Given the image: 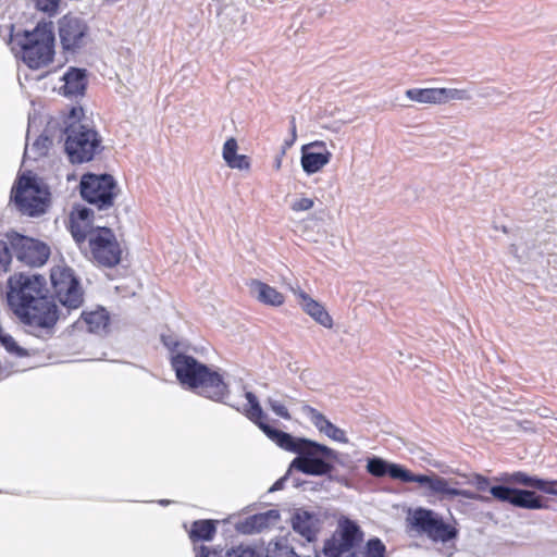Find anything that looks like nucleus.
I'll use <instances>...</instances> for the list:
<instances>
[{"instance_id":"nucleus-9","label":"nucleus","mask_w":557,"mask_h":557,"mask_svg":"<svg viewBox=\"0 0 557 557\" xmlns=\"http://www.w3.org/2000/svg\"><path fill=\"white\" fill-rule=\"evenodd\" d=\"M81 195L99 209L108 208L116 196V185L111 175L86 174L81 181Z\"/></svg>"},{"instance_id":"nucleus-34","label":"nucleus","mask_w":557,"mask_h":557,"mask_svg":"<svg viewBox=\"0 0 557 557\" xmlns=\"http://www.w3.org/2000/svg\"><path fill=\"white\" fill-rule=\"evenodd\" d=\"M90 225L77 221L75 218H71V233L77 243L84 242L86 238L89 239V235L92 231H89Z\"/></svg>"},{"instance_id":"nucleus-15","label":"nucleus","mask_w":557,"mask_h":557,"mask_svg":"<svg viewBox=\"0 0 557 557\" xmlns=\"http://www.w3.org/2000/svg\"><path fill=\"white\" fill-rule=\"evenodd\" d=\"M421 486L428 487L430 493L442 502H451L454 496L474 497L472 491L459 488L455 479H446L436 473L422 474L419 480Z\"/></svg>"},{"instance_id":"nucleus-18","label":"nucleus","mask_w":557,"mask_h":557,"mask_svg":"<svg viewBox=\"0 0 557 557\" xmlns=\"http://www.w3.org/2000/svg\"><path fill=\"white\" fill-rule=\"evenodd\" d=\"M491 494L494 498L500 502H508L516 507L525 509L544 508L543 499L532 491L498 485L491 488Z\"/></svg>"},{"instance_id":"nucleus-5","label":"nucleus","mask_w":557,"mask_h":557,"mask_svg":"<svg viewBox=\"0 0 557 557\" xmlns=\"http://www.w3.org/2000/svg\"><path fill=\"white\" fill-rule=\"evenodd\" d=\"M5 238L7 240L0 239V272H8L11 263L9 244L17 260L32 267L44 264L49 257V247L39 240L17 233H8Z\"/></svg>"},{"instance_id":"nucleus-32","label":"nucleus","mask_w":557,"mask_h":557,"mask_svg":"<svg viewBox=\"0 0 557 557\" xmlns=\"http://www.w3.org/2000/svg\"><path fill=\"white\" fill-rule=\"evenodd\" d=\"M267 557H299L292 547L283 542H271L267 548Z\"/></svg>"},{"instance_id":"nucleus-22","label":"nucleus","mask_w":557,"mask_h":557,"mask_svg":"<svg viewBox=\"0 0 557 557\" xmlns=\"http://www.w3.org/2000/svg\"><path fill=\"white\" fill-rule=\"evenodd\" d=\"M63 85L59 90L66 97L82 96L86 89V71L76 67H70L62 76Z\"/></svg>"},{"instance_id":"nucleus-4","label":"nucleus","mask_w":557,"mask_h":557,"mask_svg":"<svg viewBox=\"0 0 557 557\" xmlns=\"http://www.w3.org/2000/svg\"><path fill=\"white\" fill-rule=\"evenodd\" d=\"M14 42L20 47L17 53L29 69L46 67L53 60L54 35L46 24L38 25L30 32L17 34Z\"/></svg>"},{"instance_id":"nucleus-6","label":"nucleus","mask_w":557,"mask_h":557,"mask_svg":"<svg viewBox=\"0 0 557 557\" xmlns=\"http://www.w3.org/2000/svg\"><path fill=\"white\" fill-rule=\"evenodd\" d=\"M49 196L47 186L30 173L22 174L11 193V198L17 209L29 216H38L46 212L49 206Z\"/></svg>"},{"instance_id":"nucleus-29","label":"nucleus","mask_w":557,"mask_h":557,"mask_svg":"<svg viewBox=\"0 0 557 557\" xmlns=\"http://www.w3.org/2000/svg\"><path fill=\"white\" fill-rule=\"evenodd\" d=\"M215 533V525L210 520H199L193 523L189 536L193 541H210Z\"/></svg>"},{"instance_id":"nucleus-21","label":"nucleus","mask_w":557,"mask_h":557,"mask_svg":"<svg viewBox=\"0 0 557 557\" xmlns=\"http://www.w3.org/2000/svg\"><path fill=\"white\" fill-rule=\"evenodd\" d=\"M280 512L275 509H270L265 512L257 513L248 517L238 527L243 533L262 532L265 529L274 527L280 521Z\"/></svg>"},{"instance_id":"nucleus-20","label":"nucleus","mask_w":557,"mask_h":557,"mask_svg":"<svg viewBox=\"0 0 557 557\" xmlns=\"http://www.w3.org/2000/svg\"><path fill=\"white\" fill-rule=\"evenodd\" d=\"M301 412L321 433L326 435L329 438L344 444L348 443L345 431L334 425L322 412L308 405L301 407Z\"/></svg>"},{"instance_id":"nucleus-38","label":"nucleus","mask_w":557,"mask_h":557,"mask_svg":"<svg viewBox=\"0 0 557 557\" xmlns=\"http://www.w3.org/2000/svg\"><path fill=\"white\" fill-rule=\"evenodd\" d=\"M267 404L269 405L270 409L278 417L289 420L290 414L288 412V409L284 405L283 401L274 399V398H268Z\"/></svg>"},{"instance_id":"nucleus-35","label":"nucleus","mask_w":557,"mask_h":557,"mask_svg":"<svg viewBox=\"0 0 557 557\" xmlns=\"http://www.w3.org/2000/svg\"><path fill=\"white\" fill-rule=\"evenodd\" d=\"M388 462L381 458H370L367 463V470L374 476H383L387 473Z\"/></svg>"},{"instance_id":"nucleus-2","label":"nucleus","mask_w":557,"mask_h":557,"mask_svg":"<svg viewBox=\"0 0 557 557\" xmlns=\"http://www.w3.org/2000/svg\"><path fill=\"white\" fill-rule=\"evenodd\" d=\"M65 123V151L71 162H88L101 152V136L82 107H73Z\"/></svg>"},{"instance_id":"nucleus-36","label":"nucleus","mask_w":557,"mask_h":557,"mask_svg":"<svg viewBox=\"0 0 557 557\" xmlns=\"http://www.w3.org/2000/svg\"><path fill=\"white\" fill-rule=\"evenodd\" d=\"M314 203H315L314 199L306 197V196H300V197L295 198L290 202V209H292V211L297 212V213L305 212V211L311 210L314 207Z\"/></svg>"},{"instance_id":"nucleus-41","label":"nucleus","mask_w":557,"mask_h":557,"mask_svg":"<svg viewBox=\"0 0 557 557\" xmlns=\"http://www.w3.org/2000/svg\"><path fill=\"white\" fill-rule=\"evenodd\" d=\"M92 215V211L87 208L77 209L75 213L72 214L71 218H75L77 221L90 225V218Z\"/></svg>"},{"instance_id":"nucleus-24","label":"nucleus","mask_w":557,"mask_h":557,"mask_svg":"<svg viewBox=\"0 0 557 557\" xmlns=\"http://www.w3.org/2000/svg\"><path fill=\"white\" fill-rule=\"evenodd\" d=\"M249 286L251 294L264 305L278 307L285 301L283 294L263 282L255 280Z\"/></svg>"},{"instance_id":"nucleus-19","label":"nucleus","mask_w":557,"mask_h":557,"mask_svg":"<svg viewBox=\"0 0 557 557\" xmlns=\"http://www.w3.org/2000/svg\"><path fill=\"white\" fill-rule=\"evenodd\" d=\"M301 309L311 317L317 323L326 329L333 327V319L325 310L324 306L313 299L306 292L300 289L299 287L290 288Z\"/></svg>"},{"instance_id":"nucleus-33","label":"nucleus","mask_w":557,"mask_h":557,"mask_svg":"<svg viewBox=\"0 0 557 557\" xmlns=\"http://www.w3.org/2000/svg\"><path fill=\"white\" fill-rule=\"evenodd\" d=\"M472 495L474 497L454 496L451 503H454L456 510L459 512H466L469 509V500H479L483 503L490 502V497L484 496L480 493H475L472 491Z\"/></svg>"},{"instance_id":"nucleus-3","label":"nucleus","mask_w":557,"mask_h":557,"mask_svg":"<svg viewBox=\"0 0 557 557\" xmlns=\"http://www.w3.org/2000/svg\"><path fill=\"white\" fill-rule=\"evenodd\" d=\"M172 367L182 385L196 389L200 395L215 401H222L226 396L227 387L220 374L211 372L195 358L177 354L172 357Z\"/></svg>"},{"instance_id":"nucleus-13","label":"nucleus","mask_w":557,"mask_h":557,"mask_svg":"<svg viewBox=\"0 0 557 557\" xmlns=\"http://www.w3.org/2000/svg\"><path fill=\"white\" fill-rule=\"evenodd\" d=\"M406 97L414 102L423 104H445L450 101H468L472 95L468 89L458 88H410L405 92Z\"/></svg>"},{"instance_id":"nucleus-45","label":"nucleus","mask_w":557,"mask_h":557,"mask_svg":"<svg viewBox=\"0 0 557 557\" xmlns=\"http://www.w3.org/2000/svg\"><path fill=\"white\" fill-rule=\"evenodd\" d=\"M274 166L276 170L281 169V166H282V158L281 157L275 160Z\"/></svg>"},{"instance_id":"nucleus-23","label":"nucleus","mask_w":557,"mask_h":557,"mask_svg":"<svg viewBox=\"0 0 557 557\" xmlns=\"http://www.w3.org/2000/svg\"><path fill=\"white\" fill-rule=\"evenodd\" d=\"M293 529L307 541H312L318 531V519L314 515L298 509L292 518Z\"/></svg>"},{"instance_id":"nucleus-31","label":"nucleus","mask_w":557,"mask_h":557,"mask_svg":"<svg viewBox=\"0 0 557 557\" xmlns=\"http://www.w3.org/2000/svg\"><path fill=\"white\" fill-rule=\"evenodd\" d=\"M391 478L400 480L406 483L414 482L419 484L422 474H413L409 470L396 463H388L387 473Z\"/></svg>"},{"instance_id":"nucleus-14","label":"nucleus","mask_w":557,"mask_h":557,"mask_svg":"<svg viewBox=\"0 0 557 557\" xmlns=\"http://www.w3.org/2000/svg\"><path fill=\"white\" fill-rule=\"evenodd\" d=\"M59 36L63 49L74 52L86 45L88 26L78 16L64 15L59 21Z\"/></svg>"},{"instance_id":"nucleus-43","label":"nucleus","mask_w":557,"mask_h":557,"mask_svg":"<svg viewBox=\"0 0 557 557\" xmlns=\"http://www.w3.org/2000/svg\"><path fill=\"white\" fill-rule=\"evenodd\" d=\"M290 135H292V138L289 141H286V146L290 147L296 138H297V131H296V123H295V119L292 120L290 122Z\"/></svg>"},{"instance_id":"nucleus-1","label":"nucleus","mask_w":557,"mask_h":557,"mask_svg":"<svg viewBox=\"0 0 557 557\" xmlns=\"http://www.w3.org/2000/svg\"><path fill=\"white\" fill-rule=\"evenodd\" d=\"M245 397L248 401V408L245 409L247 418L255 422L277 446L298 455L292 461L288 472L295 469L308 475H325L333 470L332 461L337 458L334 449L309 440L296 438L272 428L264 421L267 416L256 395L246 392Z\"/></svg>"},{"instance_id":"nucleus-26","label":"nucleus","mask_w":557,"mask_h":557,"mask_svg":"<svg viewBox=\"0 0 557 557\" xmlns=\"http://www.w3.org/2000/svg\"><path fill=\"white\" fill-rule=\"evenodd\" d=\"M77 323L79 327H83V324H85L91 333H101L108 326L109 315L103 308H100L95 311L83 312L82 319Z\"/></svg>"},{"instance_id":"nucleus-30","label":"nucleus","mask_w":557,"mask_h":557,"mask_svg":"<svg viewBox=\"0 0 557 557\" xmlns=\"http://www.w3.org/2000/svg\"><path fill=\"white\" fill-rule=\"evenodd\" d=\"M385 545L379 539H371L367 545L354 552L350 557H384Z\"/></svg>"},{"instance_id":"nucleus-7","label":"nucleus","mask_w":557,"mask_h":557,"mask_svg":"<svg viewBox=\"0 0 557 557\" xmlns=\"http://www.w3.org/2000/svg\"><path fill=\"white\" fill-rule=\"evenodd\" d=\"M45 282L41 276L18 274L9 278L8 300L10 306L18 315L25 312L29 305L36 304L37 299L46 298L44 296Z\"/></svg>"},{"instance_id":"nucleus-8","label":"nucleus","mask_w":557,"mask_h":557,"mask_svg":"<svg viewBox=\"0 0 557 557\" xmlns=\"http://www.w3.org/2000/svg\"><path fill=\"white\" fill-rule=\"evenodd\" d=\"M51 284L54 295L66 310L77 309L83 304V290L73 270L65 264H58L51 269Z\"/></svg>"},{"instance_id":"nucleus-42","label":"nucleus","mask_w":557,"mask_h":557,"mask_svg":"<svg viewBox=\"0 0 557 557\" xmlns=\"http://www.w3.org/2000/svg\"><path fill=\"white\" fill-rule=\"evenodd\" d=\"M197 557H220V555L215 550H210L208 547L201 546L200 553Z\"/></svg>"},{"instance_id":"nucleus-40","label":"nucleus","mask_w":557,"mask_h":557,"mask_svg":"<svg viewBox=\"0 0 557 557\" xmlns=\"http://www.w3.org/2000/svg\"><path fill=\"white\" fill-rule=\"evenodd\" d=\"M470 484H472L476 488V493H482L490 491L493 486H491L490 480L481 474H474L470 481Z\"/></svg>"},{"instance_id":"nucleus-39","label":"nucleus","mask_w":557,"mask_h":557,"mask_svg":"<svg viewBox=\"0 0 557 557\" xmlns=\"http://www.w3.org/2000/svg\"><path fill=\"white\" fill-rule=\"evenodd\" d=\"M226 557H260L250 546L239 545L227 552Z\"/></svg>"},{"instance_id":"nucleus-46","label":"nucleus","mask_w":557,"mask_h":557,"mask_svg":"<svg viewBox=\"0 0 557 557\" xmlns=\"http://www.w3.org/2000/svg\"><path fill=\"white\" fill-rule=\"evenodd\" d=\"M104 1H106V2H108V3H116V2H119L120 0H104Z\"/></svg>"},{"instance_id":"nucleus-17","label":"nucleus","mask_w":557,"mask_h":557,"mask_svg":"<svg viewBox=\"0 0 557 557\" xmlns=\"http://www.w3.org/2000/svg\"><path fill=\"white\" fill-rule=\"evenodd\" d=\"M300 164L307 175L315 174L326 166L332 159V152L323 140H314L301 147Z\"/></svg>"},{"instance_id":"nucleus-27","label":"nucleus","mask_w":557,"mask_h":557,"mask_svg":"<svg viewBox=\"0 0 557 557\" xmlns=\"http://www.w3.org/2000/svg\"><path fill=\"white\" fill-rule=\"evenodd\" d=\"M510 481L537 488L546 494L557 495V481H545L542 479L529 476L523 472L513 473L510 476Z\"/></svg>"},{"instance_id":"nucleus-16","label":"nucleus","mask_w":557,"mask_h":557,"mask_svg":"<svg viewBox=\"0 0 557 557\" xmlns=\"http://www.w3.org/2000/svg\"><path fill=\"white\" fill-rule=\"evenodd\" d=\"M36 301V304L29 305V308L18 315L29 325H38L41 327H51L54 325L62 314V311L47 297L37 299Z\"/></svg>"},{"instance_id":"nucleus-44","label":"nucleus","mask_w":557,"mask_h":557,"mask_svg":"<svg viewBox=\"0 0 557 557\" xmlns=\"http://www.w3.org/2000/svg\"><path fill=\"white\" fill-rule=\"evenodd\" d=\"M286 480V476L281 478L278 481H276L272 487L270 488V492L278 491L283 488L284 482Z\"/></svg>"},{"instance_id":"nucleus-10","label":"nucleus","mask_w":557,"mask_h":557,"mask_svg":"<svg viewBox=\"0 0 557 557\" xmlns=\"http://www.w3.org/2000/svg\"><path fill=\"white\" fill-rule=\"evenodd\" d=\"M89 247L94 259L104 267H114L121 261L122 249L109 228L101 227L91 232Z\"/></svg>"},{"instance_id":"nucleus-11","label":"nucleus","mask_w":557,"mask_h":557,"mask_svg":"<svg viewBox=\"0 0 557 557\" xmlns=\"http://www.w3.org/2000/svg\"><path fill=\"white\" fill-rule=\"evenodd\" d=\"M362 540V533L358 525L346 519L339 522L338 529L330 541L326 542L324 550L330 557H341L343 554L358 552L357 546Z\"/></svg>"},{"instance_id":"nucleus-37","label":"nucleus","mask_w":557,"mask_h":557,"mask_svg":"<svg viewBox=\"0 0 557 557\" xmlns=\"http://www.w3.org/2000/svg\"><path fill=\"white\" fill-rule=\"evenodd\" d=\"M61 0H35L36 8L52 16L59 11Z\"/></svg>"},{"instance_id":"nucleus-25","label":"nucleus","mask_w":557,"mask_h":557,"mask_svg":"<svg viewBox=\"0 0 557 557\" xmlns=\"http://www.w3.org/2000/svg\"><path fill=\"white\" fill-rule=\"evenodd\" d=\"M238 145L235 138H228L222 150L223 160L231 169L249 170L250 161L245 154L237 153Z\"/></svg>"},{"instance_id":"nucleus-12","label":"nucleus","mask_w":557,"mask_h":557,"mask_svg":"<svg viewBox=\"0 0 557 557\" xmlns=\"http://www.w3.org/2000/svg\"><path fill=\"white\" fill-rule=\"evenodd\" d=\"M413 524L436 542H447L457 535L453 524L444 520L433 510L419 508L412 515Z\"/></svg>"},{"instance_id":"nucleus-28","label":"nucleus","mask_w":557,"mask_h":557,"mask_svg":"<svg viewBox=\"0 0 557 557\" xmlns=\"http://www.w3.org/2000/svg\"><path fill=\"white\" fill-rule=\"evenodd\" d=\"M52 140L45 135L39 136L32 145H26L24 158L37 160L47 154Z\"/></svg>"}]
</instances>
